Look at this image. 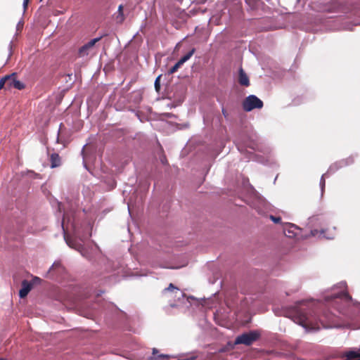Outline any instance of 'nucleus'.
Here are the masks:
<instances>
[{"label": "nucleus", "instance_id": "1", "mask_svg": "<svg viewBox=\"0 0 360 360\" xmlns=\"http://www.w3.org/2000/svg\"><path fill=\"white\" fill-rule=\"evenodd\" d=\"M346 288V283L340 282L326 291L323 300L300 301L285 315L307 331L318 330L321 327L330 328L338 315L336 312L328 311L326 308L335 306L336 311L341 312L344 304L351 300Z\"/></svg>", "mask_w": 360, "mask_h": 360}, {"label": "nucleus", "instance_id": "31", "mask_svg": "<svg viewBox=\"0 0 360 360\" xmlns=\"http://www.w3.org/2000/svg\"><path fill=\"white\" fill-rule=\"evenodd\" d=\"M157 352V349H153V354H155V353Z\"/></svg>", "mask_w": 360, "mask_h": 360}, {"label": "nucleus", "instance_id": "10", "mask_svg": "<svg viewBox=\"0 0 360 360\" xmlns=\"http://www.w3.org/2000/svg\"><path fill=\"white\" fill-rule=\"evenodd\" d=\"M238 82L240 85L245 86L250 84L249 78L242 68L239 69Z\"/></svg>", "mask_w": 360, "mask_h": 360}, {"label": "nucleus", "instance_id": "28", "mask_svg": "<svg viewBox=\"0 0 360 360\" xmlns=\"http://www.w3.org/2000/svg\"><path fill=\"white\" fill-rule=\"evenodd\" d=\"M160 358H166V359H168L169 357V355L167 354H161L159 356Z\"/></svg>", "mask_w": 360, "mask_h": 360}, {"label": "nucleus", "instance_id": "25", "mask_svg": "<svg viewBox=\"0 0 360 360\" xmlns=\"http://www.w3.org/2000/svg\"><path fill=\"white\" fill-rule=\"evenodd\" d=\"M255 209L257 210L259 213H262L263 212L262 209L260 207L256 206V205H255Z\"/></svg>", "mask_w": 360, "mask_h": 360}, {"label": "nucleus", "instance_id": "26", "mask_svg": "<svg viewBox=\"0 0 360 360\" xmlns=\"http://www.w3.org/2000/svg\"><path fill=\"white\" fill-rule=\"evenodd\" d=\"M195 359V356H192L189 359H187V358H181V359H179L178 360H193Z\"/></svg>", "mask_w": 360, "mask_h": 360}, {"label": "nucleus", "instance_id": "30", "mask_svg": "<svg viewBox=\"0 0 360 360\" xmlns=\"http://www.w3.org/2000/svg\"><path fill=\"white\" fill-rule=\"evenodd\" d=\"M259 203H261V204L264 205L265 202L263 200H259Z\"/></svg>", "mask_w": 360, "mask_h": 360}, {"label": "nucleus", "instance_id": "21", "mask_svg": "<svg viewBox=\"0 0 360 360\" xmlns=\"http://www.w3.org/2000/svg\"><path fill=\"white\" fill-rule=\"evenodd\" d=\"M134 204H136V202H134L132 199L131 198L128 202V210H129V213H130V207L134 205Z\"/></svg>", "mask_w": 360, "mask_h": 360}, {"label": "nucleus", "instance_id": "29", "mask_svg": "<svg viewBox=\"0 0 360 360\" xmlns=\"http://www.w3.org/2000/svg\"><path fill=\"white\" fill-rule=\"evenodd\" d=\"M323 11L327 12H333V11L330 8H323Z\"/></svg>", "mask_w": 360, "mask_h": 360}, {"label": "nucleus", "instance_id": "6", "mask_svg": "<svg viewBox=\"0 0 360 360\" xmlns=\"http://www.w3.org/2000/svg\"><path fill=\"white\" fill-rule=\"evenodd\" d=\"M300 231V229L291 223H287L283 226L284 234L288 238H292L297 237Z\"/></svg>", "mask_w": 360, "mask_h": 360}, {"label": "nucleus", "instance_id": "18", "mask_svg": "<svg viewBox=\"0 0 360 360\" xmlns=\"http://www.w3.org/2000/svg\"><path fill=\"white\" fill-rule=\"evenodd\" d=\"M160 77H161V75H159V76L156 78V79H155V84H155V88L156 91H159V90H160Z\"/></svg>", "mask_w": 360, "mask_h": 360}, {"label": "nucleus", "instance_id": "20", "mask_svg": "<svg viewBox=\"0 0 360 360\" xmlns=\"http://www.w3.org/2000/svg\"><path fill=\"white\" fill-rule=\"evenodd\" d=\"M270 219H271L272 221H274L276 224H278V223L281 222V217H274L273 215L270 216Z\"/></svg>", "mask_w": 360, "mask_h": 360}, {"label": "nucleus", "instance_id": "24", "mask_svg": "<svg viewBox=\"0 0 360 360\" xmlns=\"http://www.w3.org/2000/svg\"><path fill=\"white\" fill-rule=\"evenodd\" d=\"M318 233V231L314 229L311 231V235L313 236H316Z\"/></svg>", "mask_w": 360, "mask_h": 360}, {"label": "nucleus", "instance_id": "8", "mask_svg": "<svg viewBox=\"0 0 360 360\" xmlns=\"http://www.w3.org/2000/svg\"><path fill=\"white\" fill-rule=\"evenodd\" d=\"M32 288V284L30 282H29L26 280H24L22 282V288L19 291V296L21 298L26 297L27 295V294L29 293V292L31 290Z\"/></svg>", "mask_w": 360, "mask_h": 360}, {"label": "nucleus", "instance_id": "7", "mask_svg": "<svg viewBox=\"0 0 360 360\" xmlns=\"http://www.w3.org/2000/svg\"><path fill=\"white\" fill-rule=\"evenodd\" d=\"M340 165L339 167L337 166V163L334 164V165H332L327 173L324 174L322 175L321 178V180H320V187H321V194L323 195V191H324V188H325V185H326V181H325V176L328 175V174L330 173V172H335L336 170L338 169L339 167H343L345 165H348L349 163L347 162H345L344 160L338 163Z\"/></svg>", "mask_w": 360, "mask_h": 360}, {"label": "nucleus", "instance_id": "2", "mask_svg": "<svg viewBox=\"0 0 360 360\" xmlns=\"http://www.w3.org/2000/svg\"><path fill=\"white\" fill-rule=\"evenodd\" d=\"M69 226H71L72 229H75L73 219L70 217L69 214L65 213L63 214L62 221V228L64 232V238L66 241V243L69 247L78 250L82 254V256L89 258V256L86 254L84 245L82 243L87 237H80L77 235L76 237H78L79 238V242H78L76 239L70 238L66 234V231L69 229Z\"/></svg>", "mask_w": 360, "mask_h": 360}, {"label": "nucleus", "instance_id": "16", "mask_svg": "<svg viewBox=\"0 0 360 360\" xmlns=\"http://www.w3.org/2000/svg\"><path fill=\"white\" fill-rule=\"evenodd\" d=\"M182 65V64L178 61L169 70V74H173L177 71V70Z\"/></svg>", "mask_w": 360, "mask_h": 360}, {"label": "nucleus", "instance_id": "27", "mask_svg": "<svg viewBox=\"0 0 360 360\" xmlns=\"http://www.w3.org/2000/svg\"><path fill=\"white\" fill-rule=\"evenodd\" d=\"M8 49H9V51H10L9 56H11V50H12V41L10 42L9 46H8Z\"/></svg>", "mask_w": 360, "mask_h": 360}, {"label": "nucleus", "instance_id": "22", "mask_svg": "<svg viewBox=\"0 0 360 360\" xmlns=\"http://www.w3.org/2000/svg\"><path fill=\"white\" fill-rule=\"evenodd\" d=\"M248 146L254 150H255L257 147L255 143H250L248 144Z\"/></svg>", "mask_w": 360, "mask_h": 360}, {"label": "nucleus", "instance_id": "32", "mask_svg": "<svg viewBox=\"0 0 360 360\" xmlns=\"http://www.w3.org/2000/svg\"><path fill=\"white\" fill-rule=\"evenodd\" d=\"M142 201V197L141 196L139 200V202H141Z\"/></svg>", "mask_w": 360, "mask_h": 360}, {"label": "nucleus", "instance_id": "23", "mask_svg": "<svg viewBox=\"0 0 360 360\" xmlns=\"http://www.w3.org/2000/svg\"><path fill=\"white\" fill-rule=\"evenodd\" d=\"M29 1L30 0H23V8H24V10H25L27 8V6Z\"/></svg>", "mask_w": 360, "mask_h": 360}, {"label": "nucleus", "instance_id": "15", "mask_svg": "<svg viewBox=\"0 0 360 360\" xmlns=\"http://www.w3.org/2000/svg\"><path fill=\"white\" fill-rule=\"evenodd\" d=\"M11 77V76L6 75L0 79V89H1L6 84L8 86V79Z\"/></svg>", "mask_w": 360, "mask_h": 360}, {"label": "nucleus", "instance_id": "17", "mask_svg": "<svg viewBox=\"0 0 360 360\" xmlns=\"http://www.w3.org/2000/svg\"><path fill=\"white\" fill-rule=\"evenodd\" d=\"M173 290H175L176 292H179V290L176 288L172 283H170L169 287L164 289L163 290V293H165L166 292H168V291H173Z\"/></svg>", "mask_w": 360, "mask_h": 360}, {"label": "nucleus", "instance_id": "33", "mask_svg": "<svg viewBox=\"0 0 360 360\" xmlns=\"http://www.w3.org/2000/svg\"><path fill=\"white\" fill-rule=\"evenodd\" d=\"M222 112H223V114L225 115L226 112H225L224 110H222Z\"/></svg>", "mask_w": 360, "mask_h": 360}, {"label": "nucleus", "instance_id": "35", "mask_svg": "<svg viewBox=\"0 0 360 360\" xmlns=\"http://www.w3.org/2000/svg\"><path fill=\"white\" fill-rule=\"evenodd\" d=\"M20 22L18 23V27H20Z\"/></svg>", "mask_w": 360, "mask_h": 360}, {"label": "nucleus", "instance_id": "12", "mask_svg": "<svg viewBox=\"0 0 360 360\" xmlns=\"http://www.w3.org/2000/svg\"><path fill=\"white\" fill-rule=\"evenodd\" d=\"M60 164V158L56 153H53L51 155V166L52 168L59 166Z\"/></svg>", "mask_w": 360, "mask_h": 360}, {"label": "nucleus", "instance_id": "19", "mask_svg": "<svg viewBox=\"0 0 360 360\" xmlns=\"http://www.w3.org/2000/svg\"><path fill=\"white\" fill-rule=\"evenodd\" d=\"M325 231L322 230L321 231V235L323 234V237L326 238V239H333L334 238V234L330 233L329 235H325L324 234Z\"/></svg>", "mask_w": 360, "mask_h": 360}, {"label": "nucleus", "instance_id": "4", "mask_svg": "<svg viewBox=\"0 0 360 360\" xmlns=\"http://www.w3.org/2000/svg\"><path fill=\"white\" fill-rule=\"evenodd\" d=\"M259 338V333L256 331H250L243 333L236 338L235 344H243L250 345L254 341Z\"/></svg>", "mask_w": 360, "mask_h": 360}, {"label": "nucleus", "instance_id": "5", "mask_svg": "<svg viewBox=\"0 0 360 360\" xmlns=\"http://www.w3.org/2000/svg\"><path fill=\"white\" fill-rule=\"evenodd\" d=\"M104 35H102L99 37H96L94 39H91L89 41H88L86 44L83 45L79 50V53L81 56H85L89 55L90 53V51L93 49L96 43L99 41Z\"/></svg>", "mask_w": 360, "mask_h": 360}, {"label": "nucleus", "instance_id": "13", "mask_svg": "<svg viewBox=\"0 0 360 360\" xmlns=\"http://www.w3.org/2000/svg\"><path fill=\"white\" fill-rule=\"evenodd\" d=\"M124 20V16L123 14V7L122 5H120L117 10V15L116 16V20L117 22L122 23Z\"/></svg>", "mask_w": 360, "mask_h": 360}, {"label": "nucleus", "instance_id": "11", "mask_svg": "<svg viewBox=\"0 0 360 360\" xmlns=\"http://www.w3.org/2000/svg\"><path fill=\"white\" fill-rule=\"evenodd\" d=\"M245 2L252 10L259 8L262 4L260 0H245Z\"/></svg>", "mask_w": 360, "mask_h": 360}, {"label": "nucleus", "instance_id": "3", "mask_svg": "<svg viewBox=\"0 0 360 360\" xmlns=\"http://www.w3.org/2000/svg\"><path fill=\"white\" fill-rule=\"evenodd\" d=\"M262 101L255 95L248 96L243 102V108L246 112H250L255 108H262Z\"/></svg>", "mask_w": 360, "mask_h": 360}, {"label": "nucleus", "instance_id": "14", "mask_svg": "<svg viewBox=\"0 0 360 360\" xmlns=\"http://www.w3.org/2000/svg\"><path fill=\"white\" fill-rule=\"evenodd\" d=\"M195 52V49H192L188 53L184 56L179 61L183 65L187 60H188Z\"/></svg>", "mask_w": 360, "mask_h": 360}, {"label": "nucleus", "instance_id": "34", "mask_svg": "<svg viewBox=\"0 0 360 360\" xmlns=\"http://www.w3.org/2000/svg\"><path fill=\"white\" fill-rule=\"evenodd\" d=\"M85 146H84L83 148H84ZM82 153L83 154L84 153V149H82Z\"/></svg>", "mask_w": 360, "mask_h": 360}, {"label": "nucleus", "instance_id": "9", "mask_svg": "<svg viewBox=\"0 0 360 360\" xmlns=\"http://www.w3.org/2000/svg\"><path fill=\"white\" fill-rule=\"evenodd\" d=\"M9 76H11L10 79H8V86L9 87H14L18 90H21L24 89L25 85L20 82L19 80H17L15 78V73H13L10 75Z\"/></svg>", "mask_w": 360, "mask_h": 360}]
</instances>
